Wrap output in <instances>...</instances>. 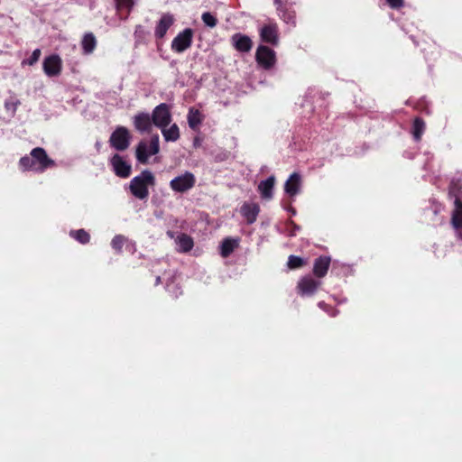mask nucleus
<instances>
[{
  "label": "nucleus",
  "mask_w": 462,
  "mask_h": 462,
  "mask_svg": "<svg viewBox=\"0 0 462 462\" xmlns=\"http://www.w3.org/2000/svg\"><path fill=\"white\" fill-rule=\"evenodd\" d=\"M56 165L46 151L42 147L33 148L30 155H24L19 160V167L23 171L44 172L47 169Z\"/></svg>",
  "instance_id": "obj_1"
},
{
  "label": "nucleus",
  "mask_w": 462,
  "mask_h": 462,
  "mask_svg": "<svg viewBox=\"0 0 462 462\" xmlns=\"http://www.w3.org/2000/svg\"><path fill=\"white\" fill-rule=\"evenodd\" d=\"M155 185V177L148 170H144L140 175L135 176L130 181V191L135 198L145 199L149 196V186Z\"/></svg>",
  "instance_id": "obj_2"
},
{
  "label": "nucleus",
  "mask_w": 462,
  "mask_h": 462,
  "mask_svg": "<svg viewBox=\"0 0 462 462\" xmlns=\"http://www.w3.org/2000/svg\"><path fill=\"white\" fill-rule=\"evenodd\" d=\"M448 194L454 198L455 208L452 212L451 224L459 226L462 224V180L454 179L448 187Z\"/></svg>",
  "instance_id": "obj_3"
},
{
  "label": "nucleus",
  "mask_w": 462,
  "mask_h": 462,
  "mask_svg": "<svg viewBox=\"0 0 462 462\" xmlns=\"http://www.w3.org/2000/svg\"><path fill=\"white\" fill-rule=\"evenodd\" d=\"M160 151V142H159V135L154 134L152 136L150 144H149V150L147 143L143 141H141L137 147H136V159L137 161L142 163L145 164L148 162V159L150 155L157 154Z\"/></svg>",
  "instance_id": "obj_4"
},
{
  "label": "nucleus",
  "mask_w": 462,
  "mask_h": 462,
  "mask_svg": "<svg viewBox=\"0 0 462 462\" xmlns=\"http://www.w3.org/2000/svg\"><path fill=\"white\" fill-rule=\"evenodd\" d=\"M131 134L125 126H117L109 138L110 146L116 151H125L130 145Z\"/></svg>",
  "instance_id": "obj_5"
},
{
  "label": "nucleus",
  "mask_w": 462,
  "mask_h": 462,
  "mask_svg": "<svg viewBox=\"0 0 462 462\" xmlns=\"http://www.w3.org/2000/svg\"><path fill=\"white\" fill-rule=\"evenodd\" d=\"M152 124L158 127H167L172 119L171 107L166 103H161L160 105L156 106L152 113Z\"/></svg>",
  "instance_id": "obj_6"
},
{
  "label": "nucleus",
  "mask_w": 462,
  "mask_h": 462,
  "mask_svg": "<svg viewBox=\"0 0 462 462\" xmlns=\"http://www.w3.org/2000/svg\"><path fill=\"white\" fill-rule=\"evenodd\" d=\"M196 184V177L190 171H185V173L175 177L170 181L171 189L179 193H184L191 189Z\"/></svg>",
  "instance_id": "obj_7"
},
{
  "label": "nucleus",
  "mask_w": 462,
  "mask_h": 462,
  "mask_svg": "<svg viewBox=\"0 0 462 462\" xmlns=\"http://www.w3.org/2000/svg\"><path fill=\"white\" fill-rule=\"evenodd\" d=\"M255 60L260 67L264 69H270L276 63V54L271 48L260 45L255 52Z\"/></svg>",
  "instance_id": "obj_8"
},
{
  "label": "nucleus",
  "mask_w": 462,
  "mask_h": 462,
  "mask_svg": "<svg viewBox=\"0 0 462 462\" xmlns=\"http://www.w3.org/2000/svg\"><path fill=\"white\" fill-rule=\"evenodd\" d=\"M42 68L48 77L59 76L62 69L61 59L56 54L50 55L44 59Z\"/></svg>",
  "instance_id": "obj_9"
},
{
  "label": "nucleus",
  "mask_w": 462,
  "mask_h": 462,
  "mask_svg": "<svg viewBox=\"0 0 462 462\" xmlns=\"http://www.w3.org/2000/svg\"><path fill=\"white\" fill-rule=\"evenodd\" d=\"M320 285L321 282L310 276H304L297 284L298 293L301 296H311Z\"/></svg>",
  "instance_id": "obj_10"
},
{
  "label": "nucleus",
  "mask_w": 462,
  "mask_h": 462,
  "mask_svg": "<svg viewBox=\"0 0 462 462\" xmlns=\"http://www.w3.org/2000/svg\"><path fill=\"white\" fill-rule=\"evenodd\" d=\"M110 164L116 176L120 178H128L131 175V165L124 161L122 156L118 153H116L111 157Z\"/></svg>",
  "instance_id": "obj_11"
},
{
  "label": "nucleus",
  "mask_w": 462,
  "mask_h": 462,
  "mask_svg": "<svg viewBox=\"0 0 462 462\" xmlns=\"http://www.w3.org/2000/svg\"><path fill=\"white\" fill-rule=\"evenodd\" d=\"M193 31H182L171 42V49L176 52H182L192 43Z\"/></svg>",
  "instance_id": "obj_12"
},
{
  "label": "nucleus",
  "mask_w": 462,
  "mask_h": 462,
  "mask_svg": "<svg viewBox=\"0 0 462 462\" xmlns=\"http://www.w3.org/2000/svg\"><path fill=\"white\" fill-rule=\"evenodd\" d=\"M260 213V206L255 202H244L240 208V214L248 225L254 224Z\"/></svg>",
  "instance_id": "obj_13"
},
{
  "label": "nucleus",
  "mask_w": 462,
  "mask_h": 462,
  "mask_svg": "<svg viewBox=\"0 0 462 462\" xmlns=\"http://www.w3.org/2000/svg\"><path fill=\"white\" fill-rule=\"evenodd\" d=\"M152 125V117L148 113L141 112L134 116V128L140 133H150Z\"/></svg>",
  "instance_id": "obj_14"
},
{
  "label": "nucleus",
  "mask_w": 462,
  "mask_h": 462,
  "mask_svg": "<svg viewBox=\"0 0 462 462\" xmlns=\"http://www.w3.org/2000/svg\"><path fill=\"white\" fill-rule=\"evenodd\" d=\"M331 263V258L328 255H320L315 259L313 263V274L317 278H323L327 275Z\"/></svg>",
  "instance_id": "obj_15"
},
{
  "label": "nucleus",
  "mask_w": 462,
  "mask_h": 462,
  "mask_svg": "<svg viewBox=\"0 0 462 462\" xmlns=\"http://www.w3.org/2000/svg\"><path fill=\"white\" fill-rule=\"evenodd\" d=\"M301 177L298 172L291 174L284 185V190L290 197L296 196L300 189Z\"/></svg>",
  "instance_id": "obj_16"
},
{
  "label": "nucleus",
  "mask_w": 462,
  "mask_h": 462,
  "mask_svg": "<svg viewBox=\"0 0 462 462\" xmlns=\"http://www.w3.org/2000/svg\"><path fill=\"white\" fill-rule=\"evenodd\" d=\"M232 43L236 50L240 52H248L253 46L252 40L241 33H236L232 36Z\"/></svg>",
  "instance_id": "obj_17"
},
{
  "label": "nucleus",
  "mask_w": 462,
  "mask_h": 462,
  "mask_svg": "<svg viewBox=\"0 0 462 462\" xmlns=\"http://www.w3.org/2000/svg\"><path fill=\"white\" fill-rule=\"evenodd\" d=\"M275 184V177L270 176L266 180H262L258 185V191L264 199H271L273 195V188Z\"/></svg>",
  "instance_id": "obj_18"
},
{
  "label": "nucleus",
  "mask_w": 462,
  "mask_h": 462,
  "mask_svg": "<svg viewBox=\"0 0 462 462\" xmlns=\"http://www.w3.org/2000/svg\"><path fill=\"white\" fill-rule=\"evenodd\" d=\"M239 245L238 238L226 237L220 245V254L222 257H228Z\"/></svg>",
  "instance_id": "obj_19"
},
{
  "label": "nucleus",
  "mask_w": 462,
  "mask_h": 462,
  "mask_svg": "<svg viewBox=\"0 0 462 462\" xmlns=\"http://www.w3.org/2000/svg\"><path fill=\"white\" fill-rule=\"evenodd\" d=\"M118 16L126 19L134 5V0H115Z\"/></svg>",
  "instance_id": "obj_20"
},
{
  "label": "nucleus",
  "mask_w": 462,
  "mask_h": 462,
  "mask_svg": "<svg viewBox=\"0 0 462 462\" xmlns=\"http://www.w3.org/2000/svg\"><path fill=\"white\" fill-rule=\"evenodd\" d=\"M187 119H188L189 126L192 130H197L199 128V126L201 125V123L204 119V116L201 114V112L199 109L190 107L189 109Z\"/></svg>",
  "instance_id": "obj_21"
},
{
  "label": "nucleus",
  "mask_w": 462,
  "mask_h": 462,
  "mask_svg": "<svg viewBox=\"0 0 462 462\" xmlns=\"http://www.w3.org/2000/svg\"><path fill=\"white\" fill-rule=\"evenodd\" d=\"M176 243L179 245V251L182 253L189 252L194 246L193 239L186 234L178 236Z\"/></svg>",
  "instance_id": "obj_22"
},
{
  "label": "nucleus",
  "mask_w": 462,
  "mask_h": 462,
  "mask_svg": "<svg viewBox=\"0 0 462 462\" xmlns=\"http://www.w3.org/2000/svg\"><path fill=\"white\" fill-rule=\"evenodd\" d=\"M161 130L166 142H176L180 139V128L177 124H173L169 128L162 127Z\"/></svg>",
  "instance_id": "obj_23"
},
{
  "label": "nucleus",
  "mask_w": 462,
  "mask_h": 462,
  "mask_svg": "<svg viewBox=\"0 0 462 462\" xmlns=\"http://www.w3.org/2000/svg\"><path fill=\"white\" fill-rule=\"evenodd\" d=\"M81 45L85 54L92 53L97 45L94 34L92 32L86 33L81 41Z\"/></svg>",
  "instance_id": "obj_24"
},
{
  "label": "nucleus",
  "mask_w": 462,
  "mask_h": 462,
  "mask_svg": "<svg viewBox=\"0 0 462 462\" xmlns=\"http://www.w3.org/2000/svg\"><path fill=\"white\" fill-rule=\"evenodd\" d=\"M426 129L425 121L421 117H415L412 124V135L415 141H420Z\"/></svg>",
  "instance_id": "obj_25"
},
{
  "label": "nucleus",
  "mask_w": 462,
  "mask_h": 462,
  "mask_svg": "<svg viewBox=\"0 0 462 462\" xmlns=\"http://www.w3.org/2000/svg\"><path fill=\"white\" fill-rule=\"evenodd\" d=\"M20 105L21 101L15 96H11L9 98L5 100L4 106L5 111L11 113V115L14 116Z\"/></svg>",
  "instance_id": "obj_26"
},
{
  "label": "nucleus",
  "mask_w": 462,
  "mask_h": 462,
  "mask_svg": "<svg viewBox=\"0 0 462 462\" xmlns=\"http://www.w3.org/2000/svg\"><path fill=\"white\" fill-rule=\"evenodd\" d=\"M69 236L82 245L89 243L90 236L85 229L71 230Z\"/></svg>",
  "instance_id": "obj_27"
},
{
  "label": "nucleus",
  "mask_w": 462,
  "mask_h": 462,
  "mask_svg": "<svg viewBox=\"0 0 462 462\" xmlns=\"http://www.w3.org/2000/svg\"><path fill=\"white\" fill-rule=\"evenodd\" d=\"M306 263L303 258L291 254L288 257L287 266L291 270H295L303 267Z\"/></svg>",
  "instance_id": "obj_28"
},
{
  "label": "nucleus",
  "mask_w": 462,
  "mask_h": 462,
  "mask_svg": "<svg viewBox=\"0 0 462 462\" xmlns=\"http://www.w3.org/2000/svg\"><path fill=\"white\" fill-rule=\"evenodd\" d=\"M262 41L273 45L278 44L277 31H261Z\"/></svg>",
  "instance_id": "obj_29"
},
{
  "label": "nucleus",
  "mask_w": 462,
  "mask_h": 462,
  "mask_svg": "<svg viewBox=\"0 0 462 462\" xmlns=\"http://www.w3.org/2000/svg\"><path fill=\"white\" fill-rule=\"evenodd\" d=\"M125 242L126 238L124 236L116 235L111 241V246L116 252V254H121Z\"/></svg>",
  "instance_id": "obj_30"
},
{
  "label": "nucleus",
  "mask_w": 462,
  "mask_h": 462,
  "mask_svg": "<svg viewBox=\"0 0 462 462\" xmlns=\"http://www.w3.org/2000/svg\"><path fill=\"white\" fill-rule=\"evenodd\" d=\"M282 14V18L284 20V22L288 24V25H291V26H294L295 25V12L294 11H291V10H289L288 8H285L283 10L281 11Z\"/></svg>",
  "instance_id": "obj_31"
},
{
  "label": "nucleus",
  "mask_w": 462,
  "mask_h": 462,
  "mask_svg": "<svg viewBox=\"0 0 462 462\" xmlns=\"http://www.w3.org/2000/svg\"><path fill=\"white\" fill-rule=\"evenodd\" d=\"M173 23L174 18L171 14H163L160 19L156 29H169L171 25H173Z\"/></svg>",
  "instance_id": "obj_32"
},
{
  "label": "nucleus",
  "mask_w": 462,
  "mask_h": 462,
  "mask_svg": "<svg viewBox=\"0 0 462 462\" xmlns=\"http://www.w3.org/2000/svg\"><path fill=\"white\" fill-rule=\"evenodd\" d=\"M41 53L42 52H41L40 49H35L32 51V53L30 56V58L27 59V60H23L22 64L23 65L27 64V65L32 66L33 64H35L39 60V59L41 57Z\"/></svg>",
  "instance_id": "obj_33"
},
{
  "label": "nucleus",
  "mask_w": 462,
  "mask_h": 462,
  "mask_svg": "<svg viewBox=\"0 0 462 462\" xmlns=\"http://www.w3.org/2000/svg\"><path fill=\"white\" fill-rule=\"evenodd\" d=\"M202 20L205 23V25L208 27H214L217 25V18L215 15H213L211 13H204L202 14Z\"/></svg>",
  "instance_id": "obj_34"
},
{
  "label": "nucleus",
  "mask_w": 462,
  "mask_h": 462,
  "mask_svg": "<svg viewBox=\"0 0 462 462\" xmlns=\"http://www.w3.org/2000/svg\"><path fill=\"white\" fill-rule=\"evenodd\" d=\"M319 307L320 309L324 310L325 311H327L332 317H335L337 315V313L338 312L337 310H335L334 308L328 306L324 301H320L319 303Z\"/></svg>",
  "instance_id": "obj_35"
},
{
  "label": "nucleus",
  "mask_w": 462,
  "mask_h": 462,
  "mask_svg": "<svg viewBox=\"0 0 462 462\" xmlns=\"http://www.w3.org/2000/svg\"><path fill=\"white\" fill-rule=\"evenodd\" d=\"M319 307L320 309L324 310L325 311H327L332 317H335L337 315V313L338 312L337 310H335L334 308L328 306L324 301H320L319 303Z\"/></svg>",
  "instance_id": "obj_36"
},
{
  "label": "nucleus",
  "mask_w": 462,
  "mask_h": 462,
  "mask_svg": "<svg viewBox=\"0 0 462 462\" xmlns=\"http://www.w3.org/2000/svg\"><path fill=\"white\" fill-rule=\"evenodd\" d=\"M389 6L393 9H401L404 6V0H385Z\"/></svg>",
  "instance_id": "obj_37"
},
{
  "label": "nucleus",
  "mask_w": 462,
  "mask_h": 462,
  "mask_svg": "<svg viewBox=\"0 0 462 462\" xmlns=\"http://www.w3.org/2000/svg\"><path fill=\"white\" fill-rule=\"evenodd\" d=\"M274 3L277 5V9L281 12L282 10L287 8V0H274Z\"/></svg>",
  "instance_id": "obj_38"
},
{
  "label": "nucleus",
  "mask_w": 462,
  "mask_h": 462,
  "mask_svg": "<svg viewBox=\"0 0 462 462\" xmlns=\"http://www.w3.org/2000/svg\"><path fill=\"white\" fill-rule=\"evenodd\" d=\"M452 226L457 232L458 236L462 239V224L459 226H456L454 224H452Z\"/></svg>",
  "instance_id": "obj_39"
},
{
  "label": "nucleus",
  "mask_w": 462,
  "mask_h": 462,
  "mask_svg": "<svg viewBox=\"0 0 462 462\" xmlns=\"http://www.w3.org/2000/svg\"><path fill=\"white\" fill-rule=\"evenodd\" d=\"M156 32H157V36H158V37H160V38H162V37H163V36H164V34H165V32H166L167 31L160 30V31H156Z\"/></svg>",
  "instance_id": "obj_40"
},
{
  "label": "nucleus",
  "mask_w": 462,
  "mask_h": 462,
  "mask_svg": "<svg viewBox=\"0 0 462 462\" xmlns=\"http://www.w3.org/2000/svg\"><path fill=\"white\" fill-rule=\"evenodd\" d=\"M167 236L171 238H174V232L173 231H167Z\"/></svg>",
  "instance_id": "obj_41"
},
{
  "label": "nucleus",
  "mask_w": 462,
  "mask_h": 462,
  "mask_svg": "<svg viewBox=\"0 0 462 462\" xmlns=\"http://www.w3.org/2000/svg\"><path fill=\"white\" fill-rule=\"evenodd\" d=\"M162 282V280H161V277L160 276H157L156 277V280H155V285H158Z\"/></svg>",
  "instance_id": "obj_42"
}]
</instances>
